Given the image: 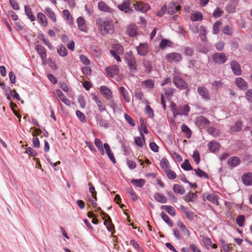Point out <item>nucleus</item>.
<instances>
[{
  "instance_id": "9",
  "label": "nucleus",
  "mask_w": 252,
  "mask_h": 252,
  "mask_svg": "<svg viewBox=\"0 0 252 252\" xmlns=\"http://www.w3.org/2000/svg\"><path fill=\"white\" fill-rule=\"evenodd\" d=\"M35 49L39 55L43 62H45L47 59V52L45 47L38 44L35 46Z\"/></svg>"
},
{
  "instance_id": "22",
  "label": "nucleus",
  "mask_w": 252,
  "mask_h": 252,
  "mask_svg": "<svg viewBox=\"0 0 252 252\" xmlns=\"http://www.w3.org/2000/svg\"><path fill=\"white\" fill-rule=\"evenodd\" d=\"M37 18L39 23L43 27H46L48 25L47 19L44 14L42 12H38L37 14Z\"/></svg>"
},
{
  "instance_id": "45",
  "label": "nucleus",
  "mask_w": 252,
  "mask_h": 252,
  "mask_svg": "<svg viewBox=\"0 0 252 252\" xmlns=\"http://www.w3.org/2000/svg\"><path fill=\"white\" fill-rule=\"evenodd\" d=\"M94 144L100 151L101 154L103 155L104 154V152L103 149L101 141L98 138H95L94 140Z\"/></svg>"
},
{
  "instance_id": "60",
  "label": "nucleus",
  "mask_w": 252,
  "mask_h": 252,
  "mask_svg": "<svg viewBox=\"0 0 252 252\" xmlns=\"http://www.w3.org/2000/svg\"><path fill=\"white\" fill-rule=\"evenodd\" d=\"M223 13V11L221 10L219 7H217L213 12V16L215 18H219Z\"/></svg>"
},
{
  "instance_id": "56",
  "label": "nucleus",
  "mask_w": 252,
  "mask_h": 252,
  "mask_svg": "<svg viewBox=\"0 0 252 252\" xmlns=\"http://www.w3.org/2000/svg\"><path fill=\"white\" fill-rule=\"evenodd\" d=\"M179 108L180 111L183 113V115L185 116H187L189 112L190 111V108L187 104L184 105V106L180 107Z\"/></svg>"
},
{
  "instance_id": "33",
  "label": "nucleus",
  "mask_w": 252,
  "mask_h": 252,
  "mask_svg": "<svg viewBox=\"0 0 252 252\" xmlns=\"http://www.w3.org/2000/svg\"><path fill=\"white\" fill-rule=\"evenodd\" d=\"M131 184L137 187L142 188L145 184V181L143 179H132L131 181Z\"/></svg>"
},
{
  "instance_id": "11",
  "label": "nucleus",
  "mask_w": 252,
  "mask_h": 252,
  "mask_svg": "<svg viewBox=\"0 0 252 252\" xmlns=\"http://www.w3.org/2000/svg\"><path fill=\"white\" fill-rule=\"evenodd\" d=\"M106 72L108 76L113 77L114 76L118 74L119 72V67L117 65H114L107 67L106 69Z\"/></svg>"
},
{
  "instance_id": "58",
  "label": "nucleus",
  "mask_w": 252,
  "mask_h": 252,
  "mask_svg": "<svg viewBox=\"0 0 252 252\" xmlns=\"http://www.w3.org/2000/svg\"><path fill=\"white\" fill-rule=\"evenodd\" d=\"M221 23L220 21H217L214 25L213 28V33L217 34L219 32V27L221 25Z\"/></svg>"
},
{
  "instance_id": "4",
  "label": "nucleus",
  "mask_w": 252,
  "mask_h": 252,
  "mask_svg": "<svg viewBox=\"0 0 252 252\" xmlns=\"http://www.w3.org/2000/svg\"><path fill=\"white\" fill-rule=\"evenodd\" d=\"M213 60L215 63L222 64L227 61V57L224 53L218 52L213 55Z\"/></svg>"
},
{
  "instance_id": "29",
  "label": "nucleus",
  "mask_w": 252,
  "mask_h": 252,
  "mask_svg": "<svg viewBox=\"0 0 252 252\" xmlns=\"http://www.w3.org/2000/svg\"><path fill=\"white\" fill-rule=\"evenodd\" d=\"M63 14L64 19L66 21V23L69 25H72L73 23V20L69 11L67 9H65L63 10Z\"/></svg>"
},
{
  "instance_id": "52",
  "label": "nucleus",
  "mask_w": 252,
  "mask_h": 252,
  "mask_svg": "<svg viewBox=\"0 0 252 252\" xmlns=\"http://www.w3.org/2000/svg\"><path fill=\"white\" fill-rule=\"evenodd\" d=\"M175 91V89L172 88H167L164 89V95L167 97H171Z\"/></svg>"
},
{
  "instance_id": "53",
  "label": "nucleus",
  "mask_w": 252,
  "mask_h": 252,
  "mask_svg": "<svg viewBox=\"0 0 252 252\" xmlns=\"http://www.w3.org/2000/svg\"><path fill=\"white\" fill-rule=\"evenodd\" d=\"M222 32L228 35H232L233 33V31L232 28L228 26H225L223 28Z\"/></svg>"
},
{
  "instance_id": "25",
  "label": "nucleus",
  "mask_w": 252,
  "mask_h": 252,
  "mask_svg": "<svg viewBox=\"0 0 252 252\" xmlns=\"http://www.w3.org/2000/svg\"><path fill=\"white\" fill-rule=\"evenodd\" d=\"M44 12L48 18L54 23L57 22V18L55 12L49 7H46Z\"/></svg>"
},
{
  "instance_id": "10",
  "label": "nucleus",
  "mask_w": 252,
  "mask_h": 252,
  "mask_svg": "<svg viewBox=\"0 0 252 252\" xmlns=\"http://www.w3.org/2000/svg\"><path fill=\"white\" fill-rule=\"evenodd\" d=\"M235 85L241 90H246L248 85L247 82L242 77H237L235 80Z\"/></svg>"
},
{
  "instance_id": "51",
  "label": "nucleus",
  "mask_w": 252,
  "mask_h": 252,
  "mask_svg": "<svg viewBox=\"0 0 252 252\" xmlns=\"http://www.w3.org/2000/svg\"><path fill=\"white\" fill-rule=\"evenodd\" d=\"M181 167L185 170L189 171L192 169V166L188 160H185L181 164Z\"/></svg>"
},
{
  "instance_id": "8",
  "label": "nucleus",
  "mask_w": 252,
  "mask_h": 252,
  "mask_svg": "<svg viewBox=\"0 0 252 252\" xmlns=\"http://www.w3.org/2000/svg\"><path fill=\"white\" fill-rule=\"evenodd\" d=\"M101 213L102 214L104 215V216L107 218V219L104 220V224L106 226L107 230L110 231L112 234H114L115 232V227L112 222V220L110 217L104 212H102Z\"/></svg>"
},
{
  "instance_id": "64",
  "label": "nucleus",
  "mask_w": 252,
  "mask_h": 252,
  "mask_svg": "<svg viewBox=\"0 0 252 252\" xmlns=\"http://www.w3.org/2000/svg\"><path fill=\"white\" fill-rule=\"evenodd\" d=\"M246 97L248 101L252 102V89L247 91L246 93Z\"/></svg>"
},
{
  "instance_id": "40",
  "label": "nucleus",
  "mask_w": 252,
  "mask_h": 252,
  "mask_svg": "<svg viewBox=\"0 0 252 252\" xmlns=\"http://www.w3.org/2000/svg\"><path fill=\"white\" fill-rule=\"evenodd\" d=\"M161 208L166 210L171 216H174L176 215V211L175 209L171 206L163 205L161 207Z\"/></svg>"
},
{
  "instance_id": "46",
  "label": "nucleus",
  "mask_w": 252,
  "mask_h": 252,
  "mask_svg": "<svg viewBox=\"0 0 252 252\" xmlns=\"http://www.w3.org/2000/svg\"><path fill=\"white\" fill-rule=\"evenodd\" d=\"M162 220L168 224L170 227L173 226V223L169 219V217L164 212H162L160 214Z\"/></svg>"
},
{
  "instance_id": "61",
  "label": "nucleus",
  "mask_w": 252,
  "mask_h": 252,
  "mask_svg": "<svg viewBox=\"0 0 252 252\" xmlns=\"http://www.w3.org/2000/svg\"><path fill=\"white\" fill-rule=\"evenodd\" d=\"M78 101L80 107L82 108H84L86 106V101L82 95H79L78 97Z\"/></svg>"
},
{
  "instance_id": "44",
  "label": "nucleus",
  "mask_w": 252,
  "mask_h": 252,
  "mask_svg": "<svg viewBox=\"0 0 252 252\" xmlns=\"http://www.w3.org/2000/svg\"><path fill=\"white\" fill-rule=\"evenodd\" d=\"M172 43L170 41L164 39H162L159 44V47L161 49H163L166 47H171Z\"/></svg>"
},
{
  "instance_id": "39",
  "label": "nucleus",
  "mask_w": 252,
  "mask_h": 252,
  "mask_svg": "<svg viewBox=\"0 0 252 252\" xmlns=\"http://www.w3.org/2000/svg\"><path fill=\"white\" fill-rule=\"evenodd\" d=\"M197 196L195 193L189 192L185 196L186 202H193L197 199Z\"/></svg>"
},
{
  "instance_id": "57",
  "label": "nucleus",
  "mask_w": 252,
  "mask_h": 252,
  "mask_svg": "<svg viewBox=\"0 0 252 252\" xmlns=\"http://www.w3.org/2000/svg\"><path fill=\"white\" fill-rule=\"evenodd\" d=\"M192 158L196 164H198L199 163L200 158L199 153L197 150H195L193 152Z\"/></svg>"
},
{
  "instance_id": "48",
  "label": "nucleus",
  "mask_w": 252,
  "mask_h": 252,
  "mask_svg": "<svg viewBox=\"0 0 252 252\" xmlns=\"http://www.w3.org/2000/svg\"><path fill=\"white\" fill-rule=\"evenodd\" d=\"M190 18L193 21H201L202 20L203 16L201 13L198 12L191 14Z\"/></svg>"
},
{
  "instance_id": "36",
  "label": "nucleus",
  "mask_w": 252,
  "mask_h": 252,
  "mask_svg": "<svg viewBox=\"0 0 252 252\" xmlns=\"http://www.w3.org/2000/svg\"><path fill=\"white\" fill-rule=\"evenodd\" d=\"M209 149L212 152H215L220 148V144L217 142H210L208 144Z\"/></svg>"
},
{
  "instance_id": "63",
  "label": "nucleus",
  "mask_w": 252,
  "mask_h": 252,
  "mask_svg": "<svg viewBox=\"0 0 252 252\" xmlns=\"http://www.w3.org/2000/svg\"><path fill=\"white\" fill-rule=\"evenodd\" d=\"M97 122L100 126L107 127V125L104 120L103 119L101 116L98 117Z\"/></svg>"
},
{
  "instance_id": "28",
  "label": "nucleus",
  "mask_w": 252,
  "mask_h": 252,
  "mask_svg": "<svg viewBox=\"0 0 252 252\" xmlns=\"http://www.w3.org/2000/svg\"><path fill=\"white\" fill-rule=\"evenodd\" d=\"M180 9V6L176 5L174 3H171L169 4L167 12L170 14H174L177 12Z\"/></svg>"
},
{
  "instance_id": "54",
  "label": "nucleus",
  "mask_w": 252,
  "mask_h": 252,
  "mask_svg": "<svg viewBox=\"0 0 252 252\" xmlns=\"http://www.w3.org/2000/svg\"><path fill=\"white\" fill-rule=\"evenodd\" d=\"M76 114L81 122L85 123L86 122V117L82 112L79 110H77L76 111Z\"/></svg>"
},
{
  "instance_id": "18",
  "label": "nucleus",
  "mask_w": 252,
  "mask_h": 252,
  "mask_svg": "<svg viewBox=\"0 0 252 252\" xmlns=\"http://www.w3.org/2000/svg\"><path fill=\"white\" fill-rule=\"evenodd\" d=\"M140 133L141 135L140 137L136 136L134 137V142L137 146L142 148L145 143V136L141 130L140 131Z\"/></svg>"
},
{
  "instance_id": "37",
  "label": "nucleus",
  "mask_w": 252,
  "mask_h": 252,
  "mask_svg": "<svg viewBox=\"0 0 252 252\" xmlns=\"http://www.w3.org/2000/svg\"><path fill=\"white\" fill-rule=\"evenodd\" d=\"M173 190L176 193L182 195L185 193V190L184 187L178 184H175L174 185Z\"/></svg>"
},
{
  "instance_id": "13",
  "label": "nucleus",
  "mask_w": 252,
  "mask_h": 252,
  "mask_svg": "<svg viewBox=\"0 0 252 252\" xmlns=\"http://www.w3.org/2000/svg\"><path fill=\"white\" fill-rule=\"evenodd\" d=\"M181 209L185 214L187 218L190 220H192L195 218L197 217V215H195L192 212L189 211L188 208L184 206H181Z\"/></svg>"
},
{
  "instance_id": "19",
  "label": "nucleus",
  "mask_w": 252,
  "mask_h": 252,
  "mask_svg": "<svg viewBox=\"0 0 252 252\" xmlns=\"http://www.w3.org/2000/svg\"><path fill=\"white\" fill-rule=\"evenodd\" d=\"M138 54L141 56H145L148 51V47L146 43H142L137 47Z\"/></svg>"
},
{
  "instance_id": "31",
  "label": "nucleus",
  "mask_w": 252,
  "mask_h": 252,
  "mask_svg": "<svg viewBox=\"0 0 252 252\" xmlns=\"http://www.w3.org/2000/svg\"><path fill=\"white\" fill-rule=\"evenodd\" d=\"M207 199L216 205H219V196L215 193H211L207 196Z\"/></svg>"
},
{
  "instance_id": "41",
  "label": "nucleus",
  "mask_w": 252,
  "mask_h": 252,
  "mask_svg": "<svg viewBox=\"0 0 252 252\" xmlns=\"http://www.w3.org/2000/svg\"><path fill=\"white\" fill-rule=\"evenodd\" d=\"M25 10L26 15L28 17V18L32 21H34L35 20V16L32 14V10L31 8L28 6L25 5Z\"/></svg>"
},
{
  "instance_id": "43",
  "label": "nucleus",
  "mask_w": 252,
  "mask_h": 252,
  "mask_svg": "<svg viewBox=\"0 0 252 252\" xmlns=\"http://www.w3.org/2000/svg\"><path fill=\"white\" fill-rule=\"evenodd\" d=\"M242 125V123L240 121L236 122L235 123L234 126L231 128V131L233 132H236L240 131Z\"/></svg>"
},
{
  "instance_id": "32",
  "label": "nucleus",
  "mask_w": 252,
  "mask_h": 252,
  "mask_svg": "<svg viewBox=\"0 0 252 252\" xmlns=\"http://www.w3.org/2000/svg\"><path fill=\"white\" fill-rule=\"evenodd\" d=\"M155 85L154 81L152 79H148L142 82V86L147 89H152Z\"/></svg>"
},
{
  "instance_id": "21",
  "label": "nucleus",
  "mask_w": 252,
  "mask_h": 252,
  "mask_svg": "<svg viewBox=\"0 0 252 252\" xmlns=\"http://www.w3.org/2000/svg\"><path fill=\"white\" fill-rule=\"evenodd\" d=\"M126 32L129 36H135L137 34V28L135 25L131 24L127 26Z\"/></svg>"
},
{
  "instance_id": "17",
  "label": "nucleus",
  "mask_w": 252,
  "mask_h": 252,
  "mask_svg": "<svg viewBox=\"0 0 252 252\" xmlns=\"http://www.w3.org/2000/svg\"><path fill=\"white\" fill-rule=\"evenodd\" d=\"M98 8L100 11L105 12L112 13L113 12V9L102 1H100L98 3Z\"/></svg>"
},
{
  "instance_id": "55",
  "label": "nucleus",
  "mask_w": 252,
  "mask_h": 252,
  "mask_svg": "<svg viewBox=\"0 0 252 252\" xmlns=\"http://www.w3.org/2000/svg\"><path fill=\"white\" fill-rule=\"evenodd\" d=\"M120 55L124 53V50L123 46L120 44H116L113 47V50Z\"/></svg>"
},
{
  "instance_id": "30",
  "label": "nucleus",
  "mask_w": 252,
  "mask_h": 252,
  "mask_svg": "<svg viewBox=\"0 0 252 252\" xmlns=\"http://www.w3.org/2000/svg\"><path fill=\"white\" fill-rule=\"evenodd\" d=\"M155 200L161 203H166L167 201L166 197L162 193L157 192L154 196Z\"/></svg>"
},
{
  "instance_id": "7",
  "label": "nucleus",
  "mask_w": 252,
  "mask_h": 252,
  "mask_svg": "<svg viewBox=\"0 0 252 252\" xmlns=\"http://www.w3.org/2000/svg\"><path fill=\"white\" fill-rule=\"evenodd\" d=\"M230 68L233 74L237 76L242 74V70L240 64L236 61H232L230 63Z\"/></svg>"
},
{
  "instance_id": "15",
  "label": "nucleus",
  "mask_w": 252,
  "mask_h": 252,
  "mask_svg": "<svg viewBox=\"0 0 252 252\" xmlns=\"http://www.w3.org/2000/svg\"><path fill=\"white\" fill-rule=\"evenodd\" d=\"M242 180L245 185L247 186L252 185V173H246L242 176Z\"/></svg>"
},
{
  "instance_id": "20",
  "label": "nucleus",
  "mask_w": 252,
  "mask_h": 252,
  "mask_svg": "<svg viewBox=\"0 0 252 252\" xmlns=\"http://www.w3.org/2000/svg\"><path fill=\"white\" fill-rule=\"evenodd\" d=\"M77 23L80 30L85 32H87L85 21L82 17H79L77 19Z\"/></svg>"
},
{
  "instance_id": "24",
  "label": "nucleus",
  "mask_w": 252,
  "mask_h": 252,
  "mask_svg": "<svg viewBox=\"0 0 252 252\" xmlns=\"http://www.w3.org/2000/svg\"><path fill=\"white\" fill-rule=\"evenodd\" d=\"M130 3L128 1H125L122 4L118 5L119 9L126 13H128L129 11H132V10L129 7Z\"/></svg>"
},
{
  "instance_id": "2",
  "label": "nucleus",
  "mask_w": 252,
  "mask_h": 252,
  "mask_svg": "<svg viewBox=\"0 0 252 252\" xmlns=\"http://www.w3.org/2000/svg\"><path fill=\"white\" fill-rule=\"evenodd\" d=\"M173 83L177 88L183 90H186V94L189 91L187 83L181 76L178 75L174 76L173 78Z\"/></svg>"
},
{
  "instance_id": "42",
  "label": "nucleus",
  "mask_w": 252,
  "mask_h": 252,
  "mask_svg": "<svg viewBox=\"0 0 252 252\" xmlns=\"http://www.w3.org/2000/svg\"><path fill=\"white\" fill-rule=\"evenodd\" d=\"M194 171L195 175L200 178H204L205 179L209 178L208 174L199 168H198L197 169H195Z\"/></svg>"
},
{
  "instance_id": "27",
  "label": "nucleus",
  "mask_w": 252,
  "mask_h": 252,
  "mask_svg": "<svg viewBox=\"0 0 252 252\" xmlns=\"http://www.w3.org/2000/svg\"><path fill=\"white\" fill-rule=\"evenodd\" d=\"M160 166L164 172L167 171L170 169V165L169 161L166 158H162L160 161Z\"/></svg>"
},
{
  "instance_id": "35",
  "label": "nucleus",
  "mask_w": 252,
  "mask_h": 252,
  "mask_svg": "<svg viewBox=\"0 0 252 252\" xmlns=\"http://www.w3.org/2000/svg\"><path fill=\"white\" fill-rule=\"evenodd\" d=\"M126 193L127 194L128 197L132 201H135L137 200V196L131 188H127L126 189Z\"/></svg>"
},
{
  "instance_id": "38",
  "label": "nucleus",
  "mask_w": 252,
  "mask_h": 252,
  "mask_svg": "<svg viewBox=\"0 0 252 252\" xmlns=\"http://www.w3.org/2000/svg\"><path fill=\"white\" fill-rule=\"evenodd\" d=\"M120 93L123 95L124 100L126 102H129L130 100V97L128 95V93L127 90L124 87H121L119 89Z\"/></svg>"
},
{
  "instance_id": "62",
  "label": "nucleus",
  "mask_w": 252,
  "mask_h": 252,
  "mask_svg": "<svg viewBox=\"0 0 252 252\" xmlns=\"http://www.w3.org/2000/svg\"><path fill=\"white\" fill-rule=\"evenodd\" d=\"M202 242L204 246L207 248H208V247H209L212 244L211 239L208 237H204L202 239Z\"/></svg>"
},
{
  "instance_id": "26",
  "label": "nucleus",
  "mask_w": 252,
  "mask_h": 252,
  "mask_svg": "<svg viewBox=\"0 0 252 252\" xmlns=\"http://www.w3.org/2000/svg\"><path fill=\"white\" fill-rule=\"evenodd\" d=\"M177 226L180 228L185 236L189 237L190 232L186 226L181 221H178L177 223Z\"/></svg>"
},
{
  "instance_id": "47",
  "label": "nucleus",
  "mask_w": 252,
  "mask_h": 252,
  "mask_svg": "<svg viewBox=\"0 0 252 252\" xmlns=\"http://www.w3.org/2000/svg\"><path fill=\"white\" fill-rule=\"evenodd\" d=\"M245 217L244 215H239L236 219L237 224L240 227H242L244 224Z\"/></svg>"
},
{
  "instance_id": "34",
  "label": "nucleus",
  "mask_w": 252,
  "mask_h": 252,
  "mask_svg": "<svg viewBox=\"0 0 252 252\" xmlns=\"http://www.w3.org/2000/svg\"><path fill=\"white\" fill-rule=\"evenodd\" d=\"M182 132H183L186 135V137L187 138L191 137L192 132L190 128L185 124H183L181 127Z\"/></svg>"
},
{
  "instance_id": "59",
  "label": "nucleus",
  "mask_w": 252,
  "mask_h": 252,
  "mask_svg": "<svg viewBox=\"0 0 252 252\" xmlns=\"http://www.w3.org/2000/svg\"><path fill=\"white\" fill-rule=\"evenodd\" d=\"M124 117L126 122L131 126H135V124L133 119L126 114H124Z\"/></svg>"
},
{
  "instance_id": "23",
  "label": "nucleus",
  "mask_w": 252,
  "mask_h": 252,
  "mask_svg": "<svg viewBox=\"0 0 252 252\" xmlns=\"http://www.w3.org/2000/svg\"><path fill=\"white\" fill-rule=\"evenodd\" d=\"M240 159L237 157H232L227 161V163L230 167H235L240 164Z\"/></svg>"
},
{
  "instance_id": "1",
  "label": "nucleus",
  "mask_w": 252,
  "mask_h": 252,
  "mask_svg": "<svg viewBox=\"0 0 252 252\" xmlns=\"http://www.w3.org/2000/svg\"><path fill=\"white\" fill-rule=\"evenodd\" d=\"M96 24L100 33L103 35L108 34L113 29L111 22L102 18H99L96 20Z\"/></svg>"
},
{
  "instance_id": "49",
  "label": "nucleus",
  "mask_w": 252,
  "mask_h": 252,
  "mask_svg": "<svg viewBox=\"0 0 252 252\" xmlns=\"http://www.w3.org/2000/svg\"><path fill=\"white\" fill-rule=\"evenodd\" d=\"M57 53L62 57H65L67 55V51L65 47L61 46L57 49Z\"/></svg>"
},
{
  "instance_id": "12",
  "label": "nucleus",
  "mask_w": 252,
  "mask_h": 252,
  "mask_svg": "<svg viewBox=\"0 0 252 252\" xmlns=\"http://www.w3.org/2000/svg\"><path fill=\"white\" fill-rule=\"evenodd\" d=\"M99 90L101 94L106 99L109 100L112 98V94L111 91L107 86H101Z\"/></svg>"
},
{
  "instance_id": "5",
  "label": "nucleus",
  "mask_w": 252,
  "mask_h": 252,
  "mask_svg": "<svg viewBox=\"0 0 252 252\" xmlns=\"http://www.w3.org/2000/svg\"><path fill=\"white\" fill-rule=\"evenodd\" d=\"M165 59L170 63H179L182 60L183 58L181 54L176 52H172L167 54L165 56Z\"/></svg>"
},
{
  "instance_id": "3",
  "label": "nucleus",
  "mask_w": 252,
  "mask_h": 252,
  "mask_svg": "<svg viewBox=\"0 0 252 252\" xmlns=\"http://www.w3.org/2000/svg\"><path fill=\"white\" fill-rule=\"evenodd\" d=\"M135 9L141 13H146L151 8L150 5L147 3L137 1L133 4Z\"/></svg>"
},
{
  "instance_id": "14",
  "label": "nucleus",
  "mask_w": 252,
  "mask_h": 252,
  "mask_svg": "<svg viewBox=\"0 0 252 252\" xmlns=\"http://www.w3.org/2000/svg\"><path fill=\"white\" fill-rule=\"evenodd\" d=\"M93 99L97 104L98 110L100 112H103L106 110V108L105 104L101 101V100L97 96L93 95Z\"/></svg>"
},
{
  "instance_id": "50",
  "label": "nucleus",
  "mask_w": 252,
  "mask_h": 252,
  "mask_svg": "<svg viewBox=\"0 0 252 252\" xmlns=\"http://www.w3.org/2000/svg\"><path fill=\"white\" fill-rule=\"evenodd\" d=\"M166 174L167 178L169 179L173 180L176 178L177 175L175 172L171 170L170 169H168L167 171L164 172Z\"/></svg>"
},
{
  "instance_id": "16",
  "label": "nucleus",
  "mask_w": 252,
  "mask_h": 252,
  "mask_svg": "<svg viewBox=\"0 0 252 252\" xmlns=\"http://www.w3.org/2000/svg\"><path fill=\"white\" fill-rule=\"evenodd\" d=\"M197 92L202 98L205 100L209 99V92L207 88L204 87H199L197 89Z\"/></svg>"
},
{
  "instance_id": "6",
  "label": "nucleus",
  "mask_w": 252,
  "mask_h": 252,
  "mask_svg": "<svg viewBox=\"0 0 252 252\" xmlns=\"http://www.w3.org/2000/svg\"><path fill=\"white\" fill-rule=\"evenodd\" d=\"M126 60L127 65L130 68V71L131 72L135 71L137 68L135 58L131 54L127 53L126 56Z\"/></svg>"
}]
</instances>
